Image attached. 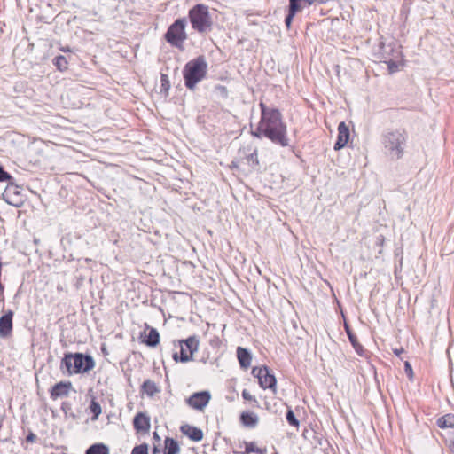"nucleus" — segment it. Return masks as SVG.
Masks as SVG:
<instances>
[{
	"label": "nucleus",
	"instance_id": "nucleus-1",
	"mask_svg": "<svg viewBox=\"0 0 454 454\" xmlns=\"http://www.w3.org/2000/svg\"><path fill=\"white\" fill-rule=\"evenodd\" d=\"M261 118L256 129L251 131L253 137L257 138L267 137L272 143L283 147L288 145L287 127L283 121L282 114L277 108L268 107L260 102Z\"/></svg>",
	"mask_w": 454,
	"mask_h": 454
},
{
	"label": "nucleus",
	"instance_id": "nucleus-2",
	"mask_svg": "<svg viewBox=\"0 0 454 454\" xmlns=\"http://www.w3.org/2000/svg\"><path fill=\"white\" fill-rule=\"evenodd\" d=\"M207 70L208 65L205 56L200 55L189 60L183 69L185 87L190 90H194L197 84L207 77Z\"/></svg>",
	"mask_w": 454,
	"mask_h": 454
},
{
	"label": "nucleus",
	"instance_id": "nucleus-3",
	"mask_svg": "<svg viewBox=\"0 0 454 454\" xmlns=\"http://www.w3.org/2000/svg\"><path fill=\"white\" fill-rule=\"evenodd\" d=\"M188 18L192 29L196 32L205 34L212 30L214 22L207 5L195 4L189 10Z\"/></svg>",
	"mask_w": 454,
	"mask_h": 454
},
{
	"label": "nucleus",
	"instance_id": "nucleus-4",
	"mask_svg": "<svg viewBox=\"0 0 454 454\" xmlns=\"http://www.w3.org/2000/svg\"><path fill=\"white\" fill-rule=\"evenodd\" d=\"M94 365V361L90 356H85L81 353L74 355L67 354L61 362V366L66 367L68 374L89 372Z\"/></svg>",
	"mask_w": 454,
	"mask_h": 454
},
{
	"label": "nucleus",
	"instance_id": "nucleus-5",
	"mask_svg": "<svg viewBox=\"0 0 454 454\" xmlns=\"http://www.w3.org/2000/svg\"><path fill=\"white\" fill-rule=\"evenodd\" d=\"M164 38L172 47L183 51L184 49V43L188 39L185 18H179L176 20L168 27L164 35Z\"/></svg>",
	"mask_w": 454,
	"mask_h": 454
},
{
	"label": "nucleus",
	"instance_id": "nucleus-6",
	"mask_svg": "<svg viewBox=\"0 0 454 454\" xmlns=\"http://www.w3.org/2000/svg\"><path fill=\"white\" fill-rule=\"evenodd\" d=\"M180 348V355L173 354V359L176 362L186 363L193 359V355L199 348V340L195 336H190L186 340L177 341Z\"/></svg>",
	"mask_w": 454,
	"mask_h": 454
},
{
	"label": "nucleus",
	"instance_id": "nucleus-7",
	"mask_svg": "<svg viewBox=\"0 0 454 454\" xmlns=\"http://www.w3.org/2000/svg\"><path fill=\"white\" fill-rule=\"evenodd\" d=\"M406 141V132L403 131H391L386 136L385 147L390 153L396 159L402 158L403 150L402 145Z\"/></svg>",
	"mask_w": 454,
	"mask_h": 454
},
{
	"label": "nucleus",
	"instance_id": "nucleus-8",
	"mask_svg": "<svg viewBox=\"0 0 454 454\" xmlns=\"http://www.w3.org/2000/svg\"><path fill=\"white\" fill-rule=\"evenodd\" d=\"M252 375L257 378L262 389H270L274 394L277 393V380L267 366L254 367Z\"/></svg>",
	"mask_w": 454,
	"mask_h": 454
},
{
	"label": "nucleus",
	"instance_id": "nucleus-9",
	"mask_svg": "<svg viewBox=\"0 0 454 454\" xmlns=\"http://www.w3.org/2000/svg\"><path fill=\"white\" fill-rule=\"evenodd\" d=\"M211 394L207 390L193 393L186 398V404L196 411H203L211 400Z\"/></svg>",
	"mask_w": 454,
	"mask_h": 454
},
{
	"label": "nucleus",
	"instance_id": "nucleus-10",
	"mask_svg": "<svg viewBox=\"0 0 454 454\" xmlns=\"http://www.w3.org/2000/svg\"><path fill=\"white\" fill-rule=\"evenodd\" d=\"M13 311L9 309L0 317V338L6 339L12 335L13 328Z\"/></svg>",
	"mask_w": 454,
	"mask_h": 454
},
{
	"label": "nucleus",
	"instance_id": "nucleus-11",
	"mask_svg": "<svg viewBox=\"0 0 454 454\" xmlns=\"http://www.w3.org/2000/svg\"><path fill=\"white\" fill-rule=\"evenodd\" d=\"M72 383L70 381H60L55 384L51 390V398L56 400L58 398L67 397L72 390Z\"/></svg>",
	"mask_w": 454,
	"mask_h": 454
},
{
	"label": "nucleus",
	"instance_id": "nucleus-12",
	"mask_svg": "<svg viewBox=\"0 0 454 454\" xmlns=\"http://www.w3.org/2000/svg\"><path fill=\"white\" fill-rule=\"evenodd\" d=\"M180 432L192 442H200L204 434L202 430L190 424H184L180 427Z\"/></svg>",
	"mask_w": 454,
	"mask_h": 454
},
{
	"label": "nucleus",
	"instance_id": "nucleus-13",
	"mask_svg": "<svg viewBox=\"0 0 454 454\" xmlns=\"http://www.w3.org/2000/svg\"><path fill=\"white\" fill-rule=\"evenodd\" d=\"M349 140V129L344 121L338 126V137L334 145V150L338 151L345 147Z\"/></svg>",
	"mask_w": 454,
	"mask_h": 454
},
{
	"label": "nucleus",
	"instance_id": "nucleus-14",
	"mask_svg": "<svg viewBox=\"0 0 454 454\" xmlns=\"http://www.w3.org/2000/svg\"><path fill=\"white\" fill-rule=\"evenodd\" d=\"M145 328L144 329V344L148 347L154 348L160 343V333L159 332L145 324Z\"/></svg>",
	"mask_w": 454,
	"mask_h": 454
},
{
	"label": "nucleus",
	"instance_id": "nucleus-15",
	"mask_svg": "<svg viewBox=\"0 0 454 454\" xmlns=\"http://www.w3.org/2000/svg\"><path fill=\"white\" fill-rule=\"evenodd\" d=\"M240 424L247 428H254L259 423V417L253 411H242L239 415Z\"/></svg>",
	"mask_w": 454,
	"mask_h": 454
},
{
	"label": "nucleus",
	"instance_id": "nucleus-16",
	"mask_svg": "<svg viewBox=\"0 0 454 454\" xmlns=\"http://www.w3.org/2000/svg\"><path fill=\"white\" fill-rule=\"evenodd\" d=\"M243 445L245 449L243 454H267L268 452L266 446L260 445L254 441H245Z\"/></svg>",
	"mask_w": 454,
	"mask_h": 454
},
{
	"label": "nucleus",
	"instance_id": "nucleus-17",
	"mask_svg": "<svg viewBox=\"0 0 454 454\" xmlns=\"http://www.w3.org/2000/svg\"><path fill=\"white\" fill-rule=\"evenodd\" d=\"M237 357L241 368L247 369L250 367L252 363V356L247 348L238 347Z\"/></svg>",
	"mask_w": 454,
	"mask_h": 454
},
{
	"label": "nucleus",
	"instance_id": "nucleus-18",
	"mask_svg": "<svg viewBox=\"0 0 454 454\" xmlns=\"http://www.w3.org/2000/svg\"><path fill=\"white\" fill-rule=\"evenodd\" d=\"M345 330H346L347 335L348 337V340H349L350 343L352 344L356 352L360 356H364L366 353V350L364 349V346L358 341L357 337L352 333V331L347 325H345Z\"/></svg>",
	"mask_w": 454,
	"mask_h": 454
},
{
	"label": "nucleus",
	"instance_id": "nucleus-19",
	"mask_svg": "<svg viewBox=\"0 0 454 454\" xmlns=\"http://www.w3.org/2000/svg\"><path fill=\"white\" fill-rule=\"evenodd\" d=\"M180 446L176 440L171 437H166L164 440V454H179L180 453Z\"/></svg>",
	"mask_w": 454,
	"mask_h": 454
},
{
	"label": "nucleus",
	"instance_id": "nucleus-20",
	"mask_svg": "<svg viewBox=\"0 0 454 454\" xmlns=\"http://www.w3.org/2000/svg\"><path fill=\"white\" fill-rule=\"evenodd\" d=\"M436 424L442 429L454 428V414L448 413L440 417Z\"/></svg>",
	"mask_w": 454,
	"mask_h": 454
},
{
	"label": "nucleus",
	"instance_id": "nucleus-21",
	"mask_svg": "<svg viewBox=\"0 0 454 454\" xmlns=\"http://www.w3.org/2000/svg\"><path fill=\"white\" fill-rule=\"evenodd\" d=\"M85 454H109V448L104 443H95L86 450Z\"/></svg>",
	"mask_w": 454,
	"mask_h": 454
},
{
	"label": "nucleus",
	"instance_id": "nucleus-22",
	"mask_svg": "<svg viewBox=\"0 0 454 454\" xmlns=\"http://www.w3.org/2000/svg\"><path fill=\"white\" fill-rule=\"evenodd\" d=\"M312 0H289V9L301 12L306 5H311Z\"/></svg>",
	"mask_w": 454,
	"mask_h": 454
},
{
	"label": "nucleus",
	"instance_id": "nucleus-23",
	"mask_svg": "<svg viewBox=\"0 0 454 454\" xmlns=\"http://www.w3.org/2000/svg\"><path fill=\"white\" fill-rule=\"evenodd\" d=\"M245 160L249 168L255 169L259 166L257 149H254L253 153L247 154L245 157Z\"/></svg>",
	"mask_w": 454,
	"mask_h": 454
},
{
	"label": "nucleus",
	"instance_id": "nucleus-24",
	"mask_svg": "<svg viewBox=\"0 0 454 454\" xmlns=\"http://www.w3.org/2000/svg\"><path fill=\"white\" fill-rule=\"evenodd\" d=\"M387 66L388 74H392L399 70L401 67L404 66L403 59H400L398 61L388 60L385 62Z\"/></svg>",
	"mask_w": 454,
	"mask_h": 454
},
{
	"label": "nucleus",
	"instance_id": "nucleus-25",
	"mask_svg": "<svg viewBox=\"0 0 454 454\" xmlns=\"http://www.w3.org/2000/svg\"><path fill=\"white\" fill-rule=\"evenodd\" d=\"M286 420L290 426L295 427L296 429L299 428L300 422L296 419V417L291 408H288V410L286 411Z\"/></svg>",
	"mask_w": 454,
	"mask_h": 454
},
{
	"label": "nucleus",
	"instance_id": "nucleus-26",
	"mask_svg": "<svg viewBox=\"0 0 454 454\" xmlns=\"http://www.w3.org/2000/svg\"><path fill=\"white\" fill-rule=\"evenodd\" d=\"M170 89V82L168 74H162L160 75V91L165 95L168 94V90Z\"/></svg>",
	"mask_w": 454,
	"mask_h": 454
},
{
	"label": "nucleus",
	"instance_id": "nucleus-27",
	"mask_svg": "<svg viewBox=\"0 0 454 454\" xmlns=\"http://www.w3.org/2000/svg\"><path fill=\"white\" fill-rule=\"evenodd\" d=\"M241 395L245 401L252 403L253 405L255 407H259V402H258L257 398L254 395H252L249 390L243 389Z\"/></svg>",
	"mask_w": 454,
	"mask_h": 454
},
{
	"label": "nucleus",
	"instance_id": "nucleus-28",
	"mask_svg": "<svg viewBox=\"0 0 454 454\" xmlns=\"http://www.w3.org/2000/svg\"><path fill=\"white\" fill-rule=\"evenodd\" d=\"M54 64L57 67V68L60 71L67 69V60L66 57L62 55H59L54 59Z\"/></svg>",
	"mask_w": 454,
	"mask_h": 454
},
{
	"label": "nucleus",
	"instance_id": "nucleus-29",
	"mask_svg": "<svg viewBox=\"0 0 454 454\" xmlns=\"http://www.w3.org/2000/svg\"><path fill=\"white\" fill-rule=\"evenodd\" d=\"M144 392L147 393L149 395H153L155 393L159 392V389L153 382L146 380L144 382Z\"/></svg>",
	"mask_w": 454,
	"mask_h": 454
},
{
	"label": "nucleus",
	"instance_id": "nucleus-30",
	"mask_svg": "<svg viewBox=\"0 0 454 454\" xmlns=\"http://www.w3.org/2000/svg\"><path fill=\"white\" fill-rule=\"evenodd\" d=\"M90 412L93 414V419H97L99 414L101 413V406L100 404L96 402L95 400H92L90 405Z\"/></svg>",
	"mask_w": 454,
	"mask_h": 454
},
{
	"label": "nucleus",
	"instance_id": "nucleus-31",
	"mask_svg": "<svg viewBox=\"0 0 454 454\" xmlns=\"http://www.w3.org/2000/svg\"><path fill=\"white\" fill-rule=\"evenodd\" d=\"M134 427L137 432L142 430V412H137L134 418Z\"/></svg>",
	"mask_w": 454,
	"mask_h": 454
},
{
	"label": "nucleus",
	"instance_id": "nucleus-32",
	"mask_svg": "<svg viewBox=\"0 0 454 454\" xmlns=\"http://www.w3.org/2000/svg\"><path fill=\"white\" fill-rule=\"evenodd\" d=\"M215 90L217 93H219V95L223 98H226L228 97V90L225 86L223 85H216L215 87Z\"/></svg>",
	"mask_w": 454,
	"mask_h": 454
},
{
	"label": "nucleus",
	"instance_id": "nucleus-33",
	"mask_svg": "<svg viewBox=\"0 0 454 454\" xmlns=\"http://www.w3.org/2000/svg\"><path fill=\"white\" fill-rule=\"evenodd\" d=\"M297 12H298L292 11V9L288 8V14H287V16L286 17V20H285V22H286V25L287 27H289L291 26L293 19H294V17L295 16V14Z\"/></svg>",
	"mask_w": 454,
	"mask_h": 454
},
{
	"label": "nucleus",
	"instance_id": "nucleus-34",
	"mask_svg": "<svg viewBox=\"0 0 454 454\" xmlns=\"http://www.w3.org/2000/svg\"><path fill=\"white\" fill-rule=\"evenodd\" d=\"M12 179V176L0 166V182Z\"/></svg>",
	"mask_w": 454,
	"mask_h": 454
},
{
	"label": "nucleus",
	"instance_id": "nucleus-35",
	"mask_svg": "<svg viewBox=\"0 0 454 454\" xmlns=\"http://www.w3.org/2000/svg\"><path fill=\"white\" fill-rule=\"evenodd\" d=\"M143 423H144V431L145 430H149L150 428V421H149V419L148 418H145V416H144V420H143Z\"/></svg>",
	"mask_w": 454,
	"mask_h": 454
},
{
	"label": "nucleus",
	"instance_id": "nucleus-36",
	"mask_svg": "<svg viewBox=\"0 0 454 454\" xmlns=\"http://www.w3.org/2000/svg\"><path fill=\"white\" fill-rule=\"evenodd\" d=\"M35 439H36V435H35V434H33V433H30V434L27 436L26 441H27V442H35Z\"/></svg>",
	"mask_w": 454,
	"mask_h": 454
},
{
	"label": "nucleus",
	"instance_id": "nucleus-37",
	"mask_svg": "<svg viewBox=\"0 0 454 454\" xmlns=\"http://www.w3.org/2000/svg\"><path fill=\"white\" fill-rule=\"evenodd\" d=\"M131 454H142V444L136 446Z\"/></svg>",
	"mask_w": 454,
	"mask_h": 454
},
{
	"label": "nucleus",
	"instance_id": "nucleus-38",
	"mask_svg": "<svg viewBox=\"0 0 454 454\" xmlns=\"http://www.w3.org/2000/svg\"><path fill=\"white\" fill-rule=\"evenodd\" d=\"M406 371L410 372L412 374V369L408 362L405 363Z\"/></svg>",
	"mask_w": 454,
	"mask_h": 454
},
{
	"label": "nucleus",
	"instance_id": "nucleus-39",
	"mask_svg": "<svg viewBox=\"0 0 454 454\" xmlns=\"http://www.w3.org/2000/svg\"><path fill=\"white\" fill-rule=\"evenodd\" d=\"M395 354L397 355V356H400V354L403 352V349H395L394 350Z\"/></svg>",
	"mask_w": 454,
	"mask_h": 454
},
{
	"label": "nucleus",
	"instance_id": "nucleus-40",
	"mask_svg": "<svg viewBox=\"0 0 454 454\" xmlns=\"http://www.w3.org/2000/svg\"><path fill=\"white\" fill-rule=\"evenodd\" d=\"M144 454H147V446L144 445Z\"/></svg>",
	"mask_w": 454,
	"mask_h": 454
},
{
	"label": "nucleus",
	"instance_id": "nucleus-41",
	"mask_svg": "<svg viewBox=\"0 0 454 454\" xmlns=\"http://www.w3.org/2000/svg\"><path fill=\"white\" fill-rule=\"evenodd\" d=\"M137 339H138V340H142V332H140V333H138V335H137Z\"/></svg>",
	"mask_w": 454,
	"mask_h": 454
},
{
	"label": "nucleus",
	"instance_id": "nucleus-42",
	"mask_svg": "<svg viewBox=\"0 0 454 454\" xmlns=\"http://www.w3.org/2000/svg\"><path fill=\"white\" fill-rule=\"evenodd\" d=\"M69 51V49H67V48L62 49V51Z\"/></svg>",
	"mask_w": 454,
	"mask_h": 454
},
{
	"label": "nucleus",
	"instance_id": "nucleus-43",
	"mask_svg": "<svg viewBox=\"0 0 454 454\" xmlns=\"http://www.w3.org/2000/svg\"><path fill=\"white\" fill-rule=\"evenodd\" d=\"M69 51V49H67V48L62 49V51Z\"/></svg>",
	"mask_w": 454,
	"mask_h": 454
},
{
	"label": "nucleus",
	"instance_id": "nucleus-44",
	"mask_svg": "<svg viewBox=\"0 0 454 454\" xmlns=\"http://www.w3.org/2000/svg\"><path fill=\"white\" fill-rule=\"evenodd\" d=\"M69 51V49H67V48L62 49V51Z\"/></svg>",
	"mask_w": 454,
	"mask_h": 454
},
{
	"label": "nucleus",
	"instance_id": "nucleus-45",
	"mask_svg": "<svg viewBox=\"0 0 454 454\" xmlns=\"http://www.w3.org/2000/svg\"><path fill=\"white\" fill-rule=\"evenodd\" d=\"M232 165H234L235 168H238V165L235 164V162H232Z\"/></svg>",
	"mask_w": 454,
	"mask_h": 454
},
{
	"label": "nucleus",
	"instance_id": "nucleus-46",
	"mask_svg": "<svg viewBox=\"0 0 454 454\" xmlns=\"http://www.w3.org/2000/svg\"><path fill=\"white\" fill-rule=\"evenodd\" d=\"M232 165H234L235 168H238V165L235 164V162H232Z\"/></svg>",
	"mask_w": 454,
	"mask_h": 454
},
{
	"label": "nucleus",
	"instance_id": "nucleus-47",
	"mask_svg": "<svg viewBox=\"0 0 454 454\" xmlns=\"http://www.w3.org/2000/svg\"><path fill=\"white\" fill-rule=\"evenodd\" d=\"M232 165H234L235 168H238V165L235 164V162H232Z\"/></svg>",
	"mask_w": 454,
	"mask_h": 454
}]
</instances>
